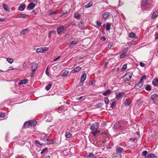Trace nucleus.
Returning <instances> with one entry per match:
<instances>
[{"label": "nucleus", "instance_id": "obj_45", "mask_svg": "<svg viewBox=\"0 0 158 158\" xmlns=\"http://www.w3.org/2000/svg\"><path fill=\"white\" fill-rule=\"evenodd\" d=\"M115 104V102L114 101L112 103L110 104V107L112 109L114 107V106Z\"/></svg>", "mask_w": 158, "mask_h": 158}, {"label": "nucleus", "instance_id": "obj_58", "mask_svg": "<svg viewBox=\"0 0 158 158\" xmlns=\"http://www.w3.org/2000/svg\"><path fill=\"white\" fill-rule=\"evenodd\" d=\"M48 68H47L46 69V74L48 76H49V73L48 72Z\"/></svg>", "mask_w": 158, "mask_h": 158}, {"label": "nucleus", "instance_id": "obj_48", "mask_svg": "<svg viewBox=\"0 0 158 158\" xmlns=\"http://www.w3.org/2000/svg\"><path fill=\"white\" fill-rule=\"evenodd\" d=\"M27 30H28V29H23L21 31V33L22 34H24Z\"/></svg>", "mask_w": 158, "mask_h": 158}, {"label": "nucleus", "instance_id": "obj_5", "mask_svg": "<svg viewBox=\"0 0 158 158\" xmlns=\"http://www.w3.org/2000/svg\"><path fill=\"white\" fill-rule=\"evenodd\" d=\"M35 6V4L31 2L28 5L27 8L29 10H33Z\"/></svg>", "mask_w": 158, "mask_h": 158}, {"label": "nucleus", "instance_id": "obj_57", "mask_svg": "<svg viewBox=\"0 0 158 158\" xmlns=\"http://www.w3.org/2000/svg\"><path fill=\"white\" fill-rule=\"evenodd\" d=\"M60 56H59L57 57V58H55L54 59L53 61H56L57 60H58L59 59H60Z\"/></svg>", "mask_w": 158, "mask_h": 158}, {"label": "nucleus", "instance_id": "obj_44", "mask_svg": "<svg viewBox=\"0 0 158 158\" xmlns=\"http://www.w3.org/2000/svg\"><path fill=\"white\" fill-rule=\"evenodd\" d=\"M135 34L134 33H131L129 35V37L131 38H133L135 37Z\"/></svg>", "mask_w": 158, "mask_h": 158}, {"label": "nucleus", "instance_id": "obj_10", "mask_svg": "<svg viewBox=\"0 0 158 158\" xmlns=\"http://www.w3.org/2000/svg\"><path fill=\"white\" fill-rule=\"evenodd\" d=\"M123 151V148L120 147H118L116 149V152L121 154Z\"/></svg>", "mask_w": 158, "mask_h": 158}, {"label": "nucleus", "instance_id": "obj_61", "mask_svg": "<svg viewBox=\"0 0 158 158\" xmlns=\"http://www.w3.org/2000/svg\"><path fill=\"white\" fill-rule=\"evenodd\" d=\"M5 20L4 19H0V22H2Z\"/></svg>", "mask_w": 158, "mask_h": 158}, {"label": "nucleus", "instance_id": "obj_29", "mask_svg": "<svg viewBox=\"0 0 158 158\" xmlns=\"http://www.w3.org/2000/svg\"><path fill=\"white\" fill-rule=\"evenodd\" d=\"M23 69H26L28 68L27 63L25 62L23 63Z\"/></svg>", "mask_w": 158, "mask_h": 158}, {"label": "nucleus", "instance_id": "obj_16", "mask_svg": "<svg viewBox=\"0 0 158 158\" xmlns=\"http://www.w3.org/2000/svg\"><path fill=\"white\" fill-rule=\"evenodd\" d=\"M29 126H31V123L30 120L25 122L23 124V127L24 128H26L28 127Z\"/></svg>", "mask_w": 158, "mask_h": 158}, {"label": "nucleus", "instance_id": "obj_30", "mask_svg": "<svg viewBox=\"0 0 158 158\" xmlns=\"http://www.w3.org/2000/svg\"><path fill=\"white\" fill-rule=\"evenodd\" d=\"M35 143L36 146L38 147H40L42 145V144L40 143V142L38 140H35Z\"/></svg>", "mask_w": 158, "mask_h": 158}, {"label": "nucleus", "instance_id": "obj_20", "mask_svg": "<svg viewBox=\"0 0 158 158\" xmlns=\"http://www.w3.org/2000/svg\"><path fill=\"white\" fill-rule=\"evenodd\" d=\"M109 13L108 12H106L102 14V16L104 19H106L109 16Z\"/></svg>", "mask_w": 158, "mask_h": 158}, {"label": "nucleus", "instance_id": "obj_34", "mask_svg": "<svg viewBox=\"0 0 158 158\" xmlns=\"http://www.w3.org/2000/svg\"><path fill=\"white\" fill-rule=\"evenodd\" d=\"M148 2V0H142V5L145 6L147 5Z\"/></svg>", "mask_w": 158, "mask_h": 158}, {"label": "nucleus", "instance_id": "obj_39", "mask_svg": "<svg viewBox=\"0 0 158 158\" xmlns=\"http://www.w3.org/2000/svg\"><path fill=\"white\" fill-rule=\"evenodd\" d=\"M74 16H75V17L76 19H80V16L78 13H75L74 14Z\"/></svg>", "mask_w": 158, "mask_h": 158}, {"label": "nucleus", "instance_id": "obj_22", "mask_svg": "<svg viewBox=\"0 0 158 158\" xmlns=\"http://www.w3.org/2000/svg\"><path fill=\"white\" fill-rule=\"evenodd\" d=\"M78 42L77 41L73 40L71 41L70 43H69L67 45L69 47H71L74 44H76V43H77Z\"/></svg>", "mask_w": 158, "mask_h": 158}, {"label": "nucleus", "instance_id": "obj_24", "mask_svg": "<svg viewBox=\"0 0 158 158\" xmlns=\"http://www.w3.org/2000/svg\"><path fill=\"white\" fill-rule=\"evenodd\" d=\"M28 81V80L27 79L23 80L19 82H18V84L19 85H21L23 84H25L27 83Z\"/></svg>", "mask_w": 158, "mask_h": 158}, {"label": "nucleus", "instance_id": "obj_38", "mask_svg": "<svg viewBox=\"0 0 158 158\" xmlns=\"http://www.w3.org/2000/svg\"><path fill=\"white\" fill-rule=\"evenodd\" d=\"M145 89L148 91H150L151 90V87L150 85H148L146 87Z\"/></svg>", "mask_w": 158, "mask_h": 158}, {"label": "nucleus", "instance_id": "obj_1", "mask_svg": "<svg viewBox=\"0 0 158 158\" xmlns=\"http://www.w3.org/2000/svg\"><path fill=\"white\" fill-rule=\"evenodd\" d=\"M132 75L133 74L131 72H127L124 76V80L125 81H129L131 79Z\"/></svg>", "mask_w": 158, "mask_h": 158}, {"label": "nucleus", "instance_id": "obj_56", "mask_svg": "<svg viewBox=\"0 0 158 158\" xmlns=\"http://www.w3.org/2000/svg\"><path fill=\"white\" fill-rule=\"evenodd\" d=\"M140 65L142 67H143L145 66V64L143 63L140 62Z\"/></svg>", "mask_w": 158, "mask_h": 158}, {"label": "nucleus", "instance_id": "obj_26", "mask_svg": "<svg viewBox=\"0 0 158 158\" xmlns=\"http://www.w3.org/2000/svg\"><path fill=\"white\" fill-rule=\"evenodd\" d=\"M146 79V76L145 75H143L141 78L140 80V82L141 83H143V84L144 82V80H145Z\"/></svg>", "mask_w": 158, "mask_h": 158}, {"label": "nucleus", "instance_id": "obj_41", "mask_svg": "<svg viewBox=\"0 0 158 158\" xmlns=\"http://www.w3.org/2000/svg\"><path fill=\"white\" fill-rule=\"evenodd\" d=\"M110 23H108L106 24V30L109 31L110 30Z\"/></svg>", "mask_w": 158, "mask_h": 158}, {"label": "nucleus", "instance_id": "obj_42", "mask_svg": "<svg viewBox=\"0 0 158 158\" xmlns=\"http://www.w3.org/2000/svg\"><path fill=\"white\" fill-rule=\"evenodd\" d=\"M147 153L148 152L147 151H144L142 152V155L143 156L146 157V155Z\"/></svg>", "mask_w": 158, "mask_h": 158}, {"label": "nucleus", "instance_id": "obj_63", "mask_svg": "<svg viewBox=\"0 0 158 158\" xmlns=\"http://www.w3.org/2000/svg\"><path fill=\"white\" fill-rule=\"evenodd\" d=\"M50 156L49 155L46 156L45 158H50Z\"/></svg>", "mask_w": 158, "mask_h": 158}, {"label": "nucleus", "instance_id": "obj_13", "mask_svg": "<svg viewBox=\"0 0 158 158\" xmlns=\"http://www.w3.org/2000/svg\"><path fill=\"white\" fill-rule=\"evenodd\" d=\"M81 69V67L77 66L74 68L72 71V73H75L80 71Z\"/></svg>", "mask_w": 158, "mask_h": 158}, {"label": "nucleus", "instance_id": "obj_55", "mask_svg": "<svg viewBox=\"0 0 158 158\" xmlns=\"http://www.w3.org/2000/svg\"><path fill=\"white\" fill-rule=\"evenodd\" d=\"M56 13V11H52L49 13L50 15H55Z\"/></svg>", "mask_w": 158, "mask_h": 158}, {"label": "nucleus", "instance_id": "obj_17", "mask_svg": "<svg viewBox=\"0 0 158 158\" xmlns=\"http://www.w3.org/2000/svg\"><path fill=\"white\" fill-rule=\"evenodd\" d=\"M111 93V91L110 89H108L106 91L103 92L102 94L104 96H106L107 95H110Z\"/></svg>", "mask_w": 158, "mask_h": 158}, {"label": "nucleus", "instance_id": "obj_46", "mask_svg": "<svg viewBox=\"0 0 158 158\" xmlns=\"http://www.w3.org/2000/svg\"><path fill=\"white\" fill-rule=\"evenodd\" d=\"M96 24L97 26L98 27H99L101 26V23L100 21H97Z\"/></svg>", "mask_w": 158, "mask_h": 158}, {"label": "nucleus", "instance_id": "obj_14", "mask_svg": "<svg viewBox=\"0 0 158 158\" xmlns=\"http://www.w3.org/2000/svg\"><path fill=\"white\" fill-rule=\"evenodd\" d=\"M151 99L154 101L155 100H156L158 98V95L156 94H155L151 96Z\"/></svg>", "mask_w": 158, "mask_h": 158}, {"label": "nucleus", "instance_id": "obj_15", "mask_svg": "<svg viewBox=\"0 0 158 158\" xmlns=\"http://www.w3.org/2000/svg\"><path fill=\"white\" fill-rule=\"evenodd\" d=\"M25 5L23 3L20 4L19 6V10L20 11H23L25 8Z\"/></svg>", "mask_w": 158, "mask_h": 158}, {"label": "nucleus", "instance_id": "obj_50", "mask_svg": "<svg viewBox=\"0 0 158 158\" xmlns=\"http://www.w3.org/2000/svg\"><path fill=\"white\" fill-rule=\"evenodd\" d=\"M48 150V148H44L42 150V151H41V154H43V153H44V152L47 151Z\"/></svg>", "mask_w": 158, "mask_h": 158}, {"label": "nucleus", "instance_id": "obj_59", "mask_svg": "<svg viewBox=\"0 0 158 158\" xmlns=\"http://www.w3.org/2000/svg\"><path fill=\"white\" fill-rule=\"evenodd\" d=\"M17 158H25V157H24V156H18L17 157Z\"/></svg>", "mask_w": 158, "mask_h": 158}, {"label": "nucleus", "instance_id": "obj_2", "mask_svg": "<svg viewBox=\"0 0 158 158\" xmlns=\"http://www.w3.org/2000/svg\"><path fill=\"white\" fill-rule=\"evenodd\" d=\"M48 48L46 47H40L37 48L36 52L38 53H44L48 50Z\"/></svg>", "mask_w": 158, "mask_h": 158}, {"label": "nucleus", "instance_id": "obj_36", "mask_svg": "<svg viewBox=\"0 0 158 158\" xmlns=\"http://www.w3.org/2000/svg\"><path fill=\"white\" fill-rule=\"evenodd\" d=\"M7 61L10 64L12 63L13 62V59L11 58H7Z\"/></svg>", "mask_w": 158, "mask_h": 158}, {"label": "nucleus", "instance_id": "obj_60", "mask_svg": "<svg viewBox=\"0 0 158 158\" xmlns=\"http://www.w3.org/2000/svg\"><path fill=\"white\" fill-rule=\"evenodd\" d=\"M102 38L103 41L105 40L106 39V38L104 36L102 37Z\"/></svg>", "mask_w": 158, "mask_h": 158}, {"label": "nucleus", "instance_id": "obj_27", "mask_svg": "<svg viewBox=\"0 0 158 158\" xmlns=\"http://www.w3.org/2000/svg\"><path fill=\"white\" fill-rule=\"evenodd\" d=\"M152 83L154 85H158V79H154L152 81Z\"/></svg>", "mask_w": 158, "mask_h": 158}, {"label": "nucleus", "instance_id": "obj_25", "mask_svg": "<svg viewBox=\"0 0 158 158\" xmlns=\"http://www.w3.org/2000/svg\"><path fill=\"white\" fill-rule=\"evenodd\" d=\"M95 156V155L92 152L86 153V155L85 156L88 158H90L91 157H93Z\"/></svg>", "mask_w": 158, "mask_h": 158}, {"label": "nucleus", "instance_id": "obj_8", "mask_svg": "<svg viewBox=\"0 0 158 158\" xmlns=\"http://www.w3.org/2000/svg\"><path fill=\"white\" fill-rule=\"evenodd\" d=\"M64 29V26H61L59 27L57 29V34H60Z\"/></svg>", "mask_w": 158, "mask_h": 158}, {"label": "nucleus", "instance_id": "obj_28", "mask_svg": "<svg viewBox=\"0 0 158 158\" xmlns=\"http://www.w3.org/2000/svg\"><path fill=\"white\" fill-rule=\"evenodd\" d=\"M72 136V134L69 132H66L65 134V136L66 138H69Z\"/></svg>", "mask_w": 158, "mask_h": 158}, {"label": "nucleus", "instance_id": "obj_6", "mask_svg": "<svg viewBox=\"0 0 158 158\" xmlns=\"http://www.w3.org/2000/svg\"><path fill=\"white\" fill-rule=\"evenodd\" d=\"M78 26L81 30H83L84 27V21H81L78 23Z\"/></svg>", "mask_w": 158, "mask_h": 158}, {"label": "nucleus", "instance_id": "obj_9", "mask_svg": "<svg viewBox=\"0 0 158 158\" xmlns=\"http://www.w3.org/2000/svg\"><path fill=\"white\" fill-rule=\"evenodd\" d=\"M143 85V83L140 82L136 84L135 86V88L136 89H140Z\"/></svg>", "mask_w": 158, "mask_h": 158}, {"label": "nucleus", "instance_id": "obj_53", "mask_svg": "<svg viewBox=\"0 0 158 158\" xmlns=\"http://www.w3.org/2000/svg\"><path fill=\"white\" fill-rule=\"evenodd\" d=\"M113 43L112 42H110L108 45V48H110L113 46Z\"/></svg>", "mask_w": 158, "mask_h": 158}, {"label": "nucleus", "instance_id": "obj_23", "mask_svg": "<svg viewBox=\"0 0 158 158\" xmlns=\"http://www.w3.org/2000/svg\"><path fill=\"white\" fill-rule=\"evenodd\" d=\"M29 17V15L26 14H20L19 15V18H26Z\"/></svg>", "mask_w": 158, "mask_h": 158}, {"label": "nucleus", "instance_id": "obj_51", "mask_svg": "<svg viewBox=\"0 0 158 158\" xmlns=\"http://www.w3.org/2000/svg\"><path fill=\"white\" fill-rule=\"evenodd\" d=\"M126 54H127L126 52L123 53L120 55V58H122L124 57L126 55Z\"/></svg>", "mask_w": 158, "mask_h": 158}, {"label": "nucleus", "instance_id": "obj_47", "mask_svg": "<svg viewBox=\"0 0 158 158\" xmlns=\"http://www.w3.org/2000/svg\"><path fill=\"white\" fill-rule=\"evenodd\" d=\"M104 102L106 104H108L109 103V99L107 98H104Z\"/></svg>", "mask_w": 158, "mask_h": 158}, {"label": "nucleus", "instance_id": "obj_54", "mask_svg": "<svg viewBox=\"0 0 158 158\" xmlns=\"http://www.w3.org/2000/svg\"><path fill=\"white\" fill-rule=\"evenodd\" d=\"M14 69V68L13 67H12V66L10 67H9V69L6 71V72H7L9 70H12Z\"/></svg>", "mask_w": 158, "mask_h": 158}, {"label": "nucleus", "instance_id": "obj_49", "mask_svg": "<svg viewBox=\"0 0 158 158\" xmlns=\"http://www.w3.org/2000/svg\"><path fill=\"white\" fill-rule=\"evenodd\" d=\"M5 116L4 113L1 112L0 113V117L1 118H3Z\"/></svg>", "mask_w": 158, "mask_h": 158}, {"label": "nucleus", "instance_id": "obj_3", "mask_svg": "<svg viewBox=\"0 0 158 158\" xmlns=\"http://www.w3.org/2000/svg\"><path fill=\"white\" fill-rule=\"evenodd\" d=\"M38 64L34 62L31 64V68L32 69V72L33 73L36 70Z\"/></svg>", "mask_w": 158, "mask_h": 158}, {"label": "nucleus", "instance_id": "obj_43", "mask_svg": "<svg viewBox=\"0 0 158 158\" xmlns=\"http://www.w3.org/2000/svg\"><path fill=\"white\" fill-rule=\"evenodd\" d=\"M127 68V64H125L123 66L121 71H123L125 70Z\"/></svg>", "mask_w": 158, "mask_h": 158}, {"label": "nucleus", "instance_id": "obj_32", "mask_svg": "<svg viewBox=\"0 0 158 158\" xmlns=\"http://www.w3.org/2000/svg\"><path fill=\"white\" fill-rule=\"evenodd\" d=\"M31 123V127H33L35 125L36 123L37 122L35 121H31L30 120Z\"/></svg>", "mask_w": 158, "mask_h": 158}, {"label": "nucleus", "instance_id": "obj_40", "mask_svg": "<svg viewBox=\"0 0 158 158\" xmlns=\"http://www.w3.org/2000/svg\"><path fill=\"white\" fill-rule=\"evenodd\" d=\"M99 132V131L98 130H96L95 131H93L92 132V134L93 136H95Z\"/></svg>", "mask_w": 158, "mask_h": 158}, {"label": "nucleus", "instance_id": "obj_4", "mask_svg": "<svg viewBox=\"0 0 158 158\" xmlns=\"http://www.w3.org/2000/svg\"><path fill=\"white\" fill-rule=\"evenodd\" d=\"M98 123L97 122H96L92 124L90 127V129L92 130H94L95 129H97L98 128Z\"/></svg>", "mask_w": 158, "mask_h": 158}, {"label": "nucleus", "instance_id": "obj_33", "mask_svg": "<svg viewBox=\"0 0 158 158\" xmlns=\"http://www.w3.org/2000/svg\"><path fill=\"white\" fill-rule=\"evenodd\" d=\"M93 5V3L90 2L87 4L86 5H85V7L86 8H88L90 7L91 6H92Z\"/></svg>", "mask_w": 158, "mask_h": 158}, {"label": "nucleus", "instance_id": "obj_64", "mask_svg": "<svg viewBox=\"0 0 158 158\" xmlns=\"http://www.w3.org/2000/svg\"><path fill=\"white\" fill-rule=\"evenodd\" d=\"M33 12V13H34L35 15H37V13L35 12V10H33L32 11Z\"/></svg>", "mask_w": 158, "mask_h": 158}, {"label": "nucleus", "instance_id": "obj_35", "mask_svg": "<svg viewBox=\"0 0 158 158\" xmlns=\"http://www.w3.org/2000/svg\"><path fill=\"white\" fill-rule=\"evenodd\" d=\"M52 86V85L49 83L46 87L45 89L47 90L48 91L51 88V86Z\"/></svg>", "mask_w": 158, "mask_h": 158}, {"label": "nucleus", "instance_id": "obj_7", "mask_svg": "<svg viewBox=\"0 0 158 158\" xmlns=\"http://www.w3.org/2000/svg\"><path fill=\"white\" fill-rule=\"evenodd\" d=\"M124 94L125 93L123 92H119L116 96L115 98L117 99L118 100L122 98Z\"/></svg>", "mask_w": 158, "mask_h": 158}, {"label": "nucleus", "instance_id": "obj_12", "mask_svg": "<svg viewBox=\"0 0 158 158\" xmlns=\"http://www.w3.org/2000/svg\"><path fill=\"white\" fill-rule=\"evenodd\" d=\"M121 154L116 152L113 154L112 157L113 158H121Z\"/></svg>", "mask_w": 158, "mask_h": 158}, {"label": "nucleus", "instance_id": "obj_18", "mask_svg": "<svg viewBox=\"0 0 158 158\" xmlns=\"http://www.w3.org/2000/svg\"><path fill=\"white\" fill-rule=\"evenodd\" d=\"M4 10L8 12H10L9 8L8 7V6L5 4L3 3L2 4Z\"/></svg>", "mask_w": 158, "mask_h": 158}, {"label": "nucleus", "instance_id": "obj_31", "mask_svg": "<svg viewBox=\"0 0 158 158\" xmlns=\"http://www.w3.org/2000/svg\"><path fill=\"white\" fill-rule=\"evenodd\" d=\"M69 72L68 70H65L64 72L62 73V75L64 76H66L69 73Z\"/></svg>", "mask_w": 158, "mask_h": 158}, {"label": "nucleus", "instance_id": "obj_19", "mask_svg": "<svg viewBox=\"0 0 158 158\" xmlns=\"http://www.w3.org/2000/svg\"><path fill=\"white\" fill-rule=\"evenodd\" d=\"M146 158H157L155 154L153 153H150L146 156Z\"/></svg>", "mask_w": 158, "mask_h": 158}, {"label": "nucleus", "instance_id": "obj_52", "mask_svg": "<svg viewBox=\"0 0 158 158\" xmlns=\"http://www.w3.org/2000/svg\"><path fill=\"white\" fill-rule=\"evenodd\" d=\"M102 105H103V104H102V103H98V104H97L96 105V106L97 107H100L102 106Z\"/></svg>", "mask_w": 158, "mask_h": 158}, {"label": "nucleus", "instance_id": "obj_37", "mask_svg": "<svg viewBox=\"0 0 158 158\" xmlns=\"http://www.w3.org/2000/svg\"><path fill=\"white\" fill-rule=\"evenodd\" d=\"M156 12L154 11V12L153 13V14H152V18H154L155 17H157L158 16V15L156 14Z\"/></svg>", "mask_w": 158, "mask_h": 158}, {"label": "nucleus", "instance_id": "obj_11", "mask_svg": "<svg viewBox=\"0 0 158 158\" xmlns=\"http://www.w3.org/2000/svg\"><path fill=\"white\" fill-rule=\"evenodd\" d=\"M86 75L85 73H83L81 77V81L83 82L86 79Z\"/></svg>", "mask_w": 158, "mask_h": 158}, {"label": "nucleus", "instance_id": "obj_21", "mask_svg": "<svg viewBox=\"0 0 158 158\" xmlns=\"http://www.w3.org/2000/svg\"><path fill=\"white\" fill-rule=\"evenodd\" d=\"M131 103V100L129 98H128L126 100L124 104L125 106H128L130 105Z\"/></svg>", "mask_w": 158, "mask_h": 158}, {"label": "nucleus", "instance_id": "obj_62", "mask_svg": "<svg viewBox=\"0 0 158 158\" xmlns=\"http://www.w3.org/2000/svg\"><path fill=\"white\" fill-rule=\"evenodd\" d=\"M54 142L53 141H52L51 142V143H49L48 144H54Z\"/></svg>", "mask_w": 158, "mask_h": 158}]
</instances>
